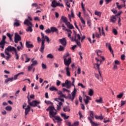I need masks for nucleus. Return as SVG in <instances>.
<instances>
[{"label": "nucleus", "mask_w": 126, "mask_h": 126, "mask_svg": "<svg viewBox=\"0 0 126 126\" xmlns=\"http://www.w3.org/2000/svg\"><path fill=\"white\" fill-rule=\"evenodd\" d=\"M72 81V82L68 81V80H66L65 81V83L62 84V87H66L67 89H69L71 87V86L74 87V90L73 92L71 93V94H69L68 95V98L70 100L72 101V102H73V100H74V98H75V95H76V92H77V90H76V89L75 88V85H74V82H75V79L74 78H71Z\"/></svg>", "instance_id": "1"}, {"label": "nucleus", "mask_w": 126, "mask_h": 126, "mask_svg": "<svg viewBox=\"0 0 126 126\" xmlns=\"http://www.w3.org/2000/svg\"><path fill=\"white\" fill-rule=\"evenodd\" d=\"M46 111H49V117L50 119H52L54 123H56V120L57 121L58 124H60L63 122V120L60 116H57L58 115V111L54 106H50Z\"/></svg>", "instance_id": "2"}, {"label": "nucleus", "mask_w": 126, "mask_h": 126, "mask_svg": "<svg viewBox=\"0 0 126 126\" xmlns=\"http://www.w3.org/2000/svg\"><path fill=\"white\" fill-rule=\"evenodd\" d=\"M88 120L89 121L92 126H98L99 124L93 122L92 120H94V112L93 111L90 112V117H88Z\"/></svg>", "instance_id": "3"}, {"label": "nucleus", "mask_w": 126, "mask_h": 126, "mask_svg": "<svg viewBox=\"0 0 126 126\" xmlns=\"http://www.w3.org/2000/svg\"><path fill=\"white\" fill-rule=\"evenodd\" d=\"M28 103L29 105L32 107H38L39 109L41 108V106L40 105H38V104H40V101H38L37 100H33L32 102H30V98H29V97L28 96Z\"/></svg>", "instance_id": "4"}, {"label": "nucleus", "mask_w": 126, "mask_h": 126, "mask_svg": "<svg viewBox=\"0 0 126 126\" xmlns=\"http://www.w3.org/2000/svg\"><path fill=\"white\" fill-rule=\"evenodd\" d=\"M10 49H12V46H8L5 49L4 53H5V55H6L7 56V57H6V60H7V61H8V60H9V59H10V57H11V56L9 54V52H12V50H11Z\"/></svg>", "instance_id": "5"}, {"label": "nucleus", "mask_w": 126, "mask_h": 126, "mask_svg": "<svg viewBox=\"0 0 126 126\" xmlns=\"http://www.w3.org/2000/svg\"><path fill=\"white\" fill-rule=\"evenodd\" d=\"M23 72H21L20 73H19L18 74L15 75L12 78H8V79H6L5 81H4V83L6 84L8 82H9V81H13V79H14V80H16V79H17V77H18V76H19V75H20V74H23Z\"/></svg>", "instance_id": "6"}, {"label": "nucleus", "mask_w": 126, "mask_h": 126, "mask_svg": "<svg viewBox=\"0 0 126 126\" xmlns=\"http://www.w3.org/2000/svg\"><path fill=\"white\" fill-rule=\"evenodd\" d=\"M41 36L42 38L44 39L42 40V42H41V46L40 48V52L43 54L44 53V50H45V34L43 32L41 33Z\"/></svg>", "instance_id": "7"}, {"label": "nucleus", "mask_w": 126, "mask_h": 126, "mask_svg": "<svg viewBox=\"0 0 126 126\" xmlns=\"http://www.w3.org/2000/svg\"><path fill=\"white\" fill-rule=\"evenodd\" d=\"M6 39V36L5 35L2 36V39L0 42V48H1V51H3V49H4V46H5V39Z\"/></svg>", "instance_id": "8"}, {"label": "nucleus", "mask_w": 126, "mask_h": 126, "mask_svg": "<svg viewBox=\"0 0 126 126\" xmlns=\"http://www.w3.org/2000/svg\"><path fill=\"white\" fill-rule=\"evenodd\" d=\"M96 61H97V63L95 64V65H96V67L97 68L98 73L99 74L100 77H102V75L101 74V71H100V64L102 63V61L101 60L97 59V58H95Z\"/></svg>", "instance_id": "9"}, {"label": "nucleus", "mask_w": 126, "mask_h": 126, "mask_svg": "<svg viewBox=\"0 0 126 126\" xmlns=\"http://www.w3.org/2000/svg\"><path fill=\"white\" fill-rule=\"evenodd\" d=\"M51 6L52 7H57V6H61L63 7V4L57 2L56 0H53V1L52 2Z\"/></svg>", "instance_id": "10"}, {"label": "nucleus", "mask_w": 126, "mask_h": 126, "mask_svg": "<svg viewBox=\"0 0 126 126\" xmlns=\"http://www.w3.org/2000/svg\"><path fill=\"white\" fill-rule=\"evenodd\" d=\"M19 41H21V36H20L18 33H15L14 36V42L16 43V44H17Z\"/></svg>", "instance_id": "11"}, {"label": "nucleus", "mask_w": 126, "mask_h": 126, "mask_svg": "<svg viewBox=\"0 0 126 126\" xmlns=\"http://www.w3.org/2000/svg\"><path fill=\"white\" fill-rule=\"evenodd\" d=\"M74 36H72L71 37V41H74V39H76L77 41L81 39V37L80 36V35L79 34H76V32H75L74 31Z\"/></svg>", "instance_id": "12"}, {"label": "nucleus", "mask_w": 126, "mask_h": 126, "mask_svg": "<svg viewBox=\"0 0 126 126\" xmlns=\"http://www.w3.org/2000/svg\"><path fill=\"white\" fill-rule=\"evenodd\" d=\"M10 50H11L12 52H14L15 55L16 56V60H19V56L18 55V53L17 52V50H16V48L12 46V48H10Z\"/></svg>", "instance_id": "13"}, {"label": "nucleus", "mask_w": 126, "mask_h": 126, "mask_svg": "<svg viewBox=\"0 0 126 126\" xmlns=\"http://www.w3.org/2000/svg\"><path fill=\"white\" fill-rule=\"evenodd\" d=\"M24 58L26 59L25 63H28L30 62V58H28V55L26 54H24L22 56L21 60L23 61V62H24Z\"/></svg>", "instance_id": "14"}, {"label": "nucleus", "mask_w": 126, "mask_h": 126, "mask_svg": "<svg viewBox=\"0 0 126 126\" xmlns=\"http://www.w3.org/2000/svg\"><path fill=\"white\" fill-rule=\"evenodd\" d=\"M64 63L66 66L69 67V64L71 63V58H68V60H66V59H64Z\"/></svg>", "instance_id": "15"}, {"label": "nucleus", "mask_w": 126, "mask_h": 126, "mask_svg": "<svg viewBox=\"0 0 126 126\" xmlns=\"http://www.w3.org/2000/svg\"><path fill=\"white\" fill-rule=\"evenodd\" d=\"M20 23V20L17 19H15L14 20L13 26H14V27H19V26L21 25Z\"/></svg>", "instance_id": "16"}, {"label": "nucleus", "mask_w": 126, "mask_h": 126, "mask_svg": "<svg viewBox=\"0 0 126 126\" xmlns=\"http://www.w3.org/2000/svg\"><path fill=\"white\" fill-rule=\"evenodd\" d=\"M62 22H63V23H65V24H67L68 22L67 18L64 16H62L60 19V23H62Z\"/></svg>", "instance_id": "17"}, {"label": "nucleus", "mask_w": 126, "mask_h": 126, "mask_svg": "<svg viewBox=\"0 0 126 126\" xmlns=\"http://www.w3.org/2000/svg\"><path fill=\"white\" fill-rule=\"evenodd\" d=\"M59 42L64 47L66 46V40H65V38H63L62 39H59Z\"/></svg>", "instance_id": "18"}, {"label": "nucleus", "mask_w": 126, "mask_h": 126, "mask_svg": "<svg viewBox=\"0 0 126 126\" xmlns=\"http://www.w3.org/2000/svg\"><path fill=\"white\" fill-rule=\"evenodd\" d=\"M31 110V107L30 106L28 105L26 108H25V116L26 117L28 115V113L30 112Z\"/></svg>", "instance_id": "19"}, {"label": "nucleus", "mask_w": 126, "mask_h": 126, "mask_svg": "<svg viewBox=\"0 0 126 126\" xmlns=\"http://www.w3.org/2000/svg\"><path fill=\"white\" fill-rule=\"evenodd\" d=\"M31 43V42L30 41H26V46L27 47V48H30L31 49H32V48L34 47V45H33V44H30V43Z\"/></svg>", "instance_id": "20"}, {"label": "nucleus", "mask_w": 126, "mask_h": 126, "mask_svg": "<svg viewBox=\"0 0 126 126\" xmlns=\"http://www.w3.org/2000/svg\"><path fill=\"white\" fill-rule=\"evenodd\" d=\"M24 24L25 25H27V26H33V24L32 23H31L30 21H29V20L28 19H26L25 21L24 22Z\"/></svg>", "instance_id": "21"}, {"label": "nucleus", "mask_w": 126, "mask_h": 126, "mask_svg": "<svg viewBox=\"0 0 126 126\" xmlns=\"http://www.w3.org/2000/svg\"><path fill=\"white\" fill-rule=\"evenodd\" d=\"M106 48H108V49L109 50L110 53L114 54V51H113V49H112V47H111V44L110 43H106Z\"/></svg>", "instance_id": "22"}, {"label": "nucleus", "mask_w": 126, "mask_h": 126, "mask_svg": "<svg viewBox=\"0 0 126 126\" xmlns=\"http://www.w3.org/2000/svg\"><path fill=\"white\" fill-rule=\"evenodd\" d=\"M65 69L66 70V74L67 76H70V68H69V67L67 66L65 67Z\"/></svg>", "instance_id": "23"}, {"label": "nucleus", "mask_w": 126, "mask_h": 126, "mask_svg": "<svg viewBox=\"0 0 126 126\" xmlns=\"http://www.w3.org/2000/svg\"><path fill=\"white\" fill-rule=\"evenodd\" d=\"M65 25L68 28V29H74V27H73V25L72 24H70V22H68Z\"/></svg>", "instance_id": "24"}, {"label": "nucleus", "mask_w": 126, "mask_h": 126, "mask_svg": "<svg viewBox=\"0 0 126 126\" xmlns=\"http://www.w3.org/2000/svg\"><path fill=\"white\" fill-rule=\"evenodd\" d=\"M59 103L57 104V111H60L62 109L61 106H63V102L62 101H58Z\"/></svg>", "instance_id": "25"}, {"label": "nucleus", "mask_w": 126, "mask_h": 126, "mask_svg": "<svg viewBox=\"0 0 126 126\" xmlns=\"http://www.w3.org/2000/svg\"><path fill=\"white\" fill-rule=\"evenodd\" d=\"M116 16H117V15H115V16L112 15L110 17V20L111 22H113V23L116 22V21L117 20V18H116Z\"/></svg>", "instance_id": "26"}, {"label": "nucleus", "mask_w": 126, "mask_h": 126, "mask_svg": "<svg viewBox=\"0 0 126 126\" xmlns=\"http://www.w3.org/2000/svg\"><path fill=\"white\" fill-rule=\"evenodd\" d=\"M81 4L82 9L83 10V12L84 14L86 15V10H85V7H84L85 5L83 4V1L81 2Z\"/></svg>", "instance_id": "27"}, {"label": "nucleus", "mask_w": 126, "mask_h": 126, "mask_svg": "<svg viewBox=\"0 0 126 126\" xmlns=\"http://www.w3.org/2000/svg\"><path fill=\"white\" fill-rule=\"evenodd\" d=\"M32 63L31 64L32 66H35V65L38 63L37 61H34V59L32 60Z\"/></svg>", "instance_id": "28"}, {"label": "nucleus", "mask_w": 126, "mask_h": 126, "mask_svg": "<svg viewBox=\"0 0 126 126\" xmlns=\"http://www.w3.org/2000/svg\"><path fill=\"white\" fill-rule=\"evenodd\" d=\"M63 111L64 112H70V109H69L68 106H66L63 108Z\"/></svg>", "instance_id": "29"}, {"label": "nucleus", "mask_w": 126, "mask_h": 126, "mask_svg": "<svg viewBox=\"0 0 126 126\" xmlns=\"http://www.w3.org/2000/svg\"><path fill=\"white\" fill-rule=\"evenodd\" d=\"M55 101H57V102H64V99L63 98H56L54 99Z\"/></svg>", "instance_id": "30"}, {"label": "nucleus", "mask_w": 126, "mask_h": 126, "mask_svg": "<svg viewBox=\"0 0 126 126\" xmlns=\"http://www.w3.org/2000/svg\"><path fill=\"white\" fill-rule=\"evenodd\" d=\"M95 102H96V103H99V104H102V103H103V99L102 97H100L99 99H96Z\"/></svg>", "instance_id": "31"}, {"label": "nucleus", "mask_w": 126, "mask_h": 126, "mask_svg": "<svg viewBox=\"0 0 126 126\" xmlns=\"http://www.w3.org/2000/svg\"><path fill=\"white\" fill-rule=\"evenodd\" d=\"M94 94V91L93 90L90 89L89 91V96H93V94Z\"/></svg>", "instance_id": "32"}, {"label": "nucleus", "mask_w": 126, "mask_h": 126, "mask_svg": "<svg viewBox=\"0 0 126 126\" xmlns=\"http://www.w3.org/2000/svg\"><path fill=\"white\" fill-rule=\"evenodd\" d=\"M74 42H75L79 47H81V44L80 43V41H78L76 39L74 38Z\"/></svg>", "instance_id": "33"}, {"label": "nucleus", "mask_w": 126, "mask_h": 126, "mask_svg": "<svg viewBox=\"0 0 126 126\" xmlns=\"http://www.w3.org/2000/svg\"><path fill=\"white\" fill-rule=\"evenodd\" d=\"M49 90L50 91H58V89H57L56 87L52 86L51 88H50Z\"/></svg>", "instance_id": "34"}, {"label": "nucleus", "mask_w": 126, "mask_h": 126, "mask_svg": "<svg viewBox=\"0 0 126 126\" xmlns=\"http://www.w3.org/2000/svg\"><path fill=\"white\" fill-rule=\"evenodd\" d=\"M5 109L6 111H8L9 112H10V111L12 110V107L10 106H7L5 107Z\"/></svg>", "instance_id": "35"}, {"label": "nucleus", "mask_w": 126, "mask_h": 126, "mask_svg": "<svg viewBox=\"0 0 126 126\" xmlns=\"http://www.w3.org/2000/svg\"><path fill=\"white\" fill-rule=\"evenodd\" d=\"M27 32H32L33 31V29H32V27L31 26H29L26 29Z\"/></svg>", "instance_id": "36"}, {"label": "nucleus", "mask_w": 126, "mask_h": 126, "mask_svg": "<svg viewBox=\"0 0 126 126\" xmlns=\"http://www.w3.org/2000/svg\"><path fill=\"white\" fill-rule=\"evenodd\" d=\"M58 51H59V52H63V51H64V47H63L62 45H60Z\"/></svg>", "instance_id": "37"}, {"label": "nucleus", "mask_w": 126, "mask_h": 126, "mask_svg": "<svg viewBox=\"0 0 126 126\" xmlns=\"http://www.w3.org/2000/svg\"><path fill=\"white\" fill-rule=\"evenodd\" d=\"M6 35L7 36V37H8V38H9V39H10V40H12V36H13V35L10 34V33L7 32V33H6Z\"/></svg>", "instance_id": "38"}, {"label": "nucleus", "mask_w": 126, "mask_h": 126, "mask_svg": "<svg viewBox=\"0 0 126 126\" xmlns=\"http://www.w3.org/2000/svg\"><path fill=\"white\" fill-rule=\"evenodd\" d=\"M94 14L95 15H97V16H99L100 17H101V15L102 14V13H101V12H98L97 11H95L94 12Z\"/></svg>", "instance_id": "39"}, {"label": "nucleus", "mask_w": 126, "mask_h": 126, "mask_svg": "<svg viewBox=\"0 0 126 126\" xmlns=\"http://www.w3.org/2000/svg\"><path fill=\"white\" fill-rule=\"evenodd\" d=\"M51 30L52 32H57L58 31L57 29L54 27L51 28Z\"/></svg>", "instance_id": "40"}, {"label": "nucleus", "mask_w": 126, "mask_h": 126, "mask_svg": "<svg viewBox=\"0 0 126 126\" xmlns=\"http://www.w3.org/2000/svg\"><path fill=\"white\" fill-rule=\"evenodd\" d=\"M47 59H54V56L52 54H49L47 56Z\"/></svg>", "instance_id": "41"}, {"label": "nucleus", "mask_w": 126, "mask_h": 126, "mask_svg": "<svg viewBox=\"0 0 126 126\" xmlns=\"http://www.w3.org/2000/svg\"><path fill=\"white\" fill-rule=\"evenodd\" d=\"M123 96H124V93H121L118 94V95H117V97L119 98V99H122Z\"/></svg>", "instance_id": "42"}, {"label": "nucleus", "mask_w": 126, "mask_h": 126, "mask_svg": "<svg viewBox=\"0 0 126 126\" xmlns=\"http://www.w3.org/2000/svg\"><path fill=\"white\" fill-rule=\"evenodd\" d=\"M41 66L43 69H47V65H46L45 64H44V63H42L41 64Z\"/></svg>", "instance_id": "43"}, {"label": "nucleus", "mask_w": 126, "mask_h": 126, "mask_svg": "<svg viewBox=\"0 0 126 126\" xmlns=\"http://www.w3.org/2000/svg\"><path fill=\"white\" fill-rule=\"evenodd\" d=\"M79 125V122H75L73 125H71V126H78Z\"/></svg>", "instance_id": "44"}, {"label": "nucleus", "mask_w": 126, "mask_h": 126, "mask_svg": "<svg viewBox=\"0 0 126 126\" xmlns=\"http://www.w3.org/2000/svg\"><path fill=\"white\" fill-rule=\"evenodd\" d=\"M113 33H114V35H118V31L115 29L113 30Z\"/></svg>", "instance_id": "45"}, {"label": "nucleus", "mask_w": 126, "mask_h": 126, "mask_svg": "<svg viewBox=\"0 0 126 126\" xmlns=\"http://www.w3.org/2000/svg\"><path fill=\"white\" fill-rule=\"evenodd\" d=\"M121 107H123L124 105H126V101L122 100L121 102Z\"/></svg>", "instance_id": "46"}, {"label": "nucleus", "mask_w": 126, "mask_h": 126, "mask_svg": "<svg viewBox=\"0 0 126 126\" xmlns=\"http://www.w3.org/2000/svg\"><path fill=\"white\" fill-rule=\"evenodd\" d=\"M45 32L46 34H49L52 32L51 30H50V29H48L45 31Z\"/></svg>", "instance_id": "47"}, {"label": "nucleus", "mask_w": 126, "mask_h": 126, "mask_svg": "<svg viewBox=\"0 0 126 126\" xmlns=\"http://www.w3.org/2000/svg\"><path fill=\"white\" fill-rule=\"evenodd\" d=\"M121 60L122 61H125L126 60V55H121Z\"/></svg>", "instance_id": "48"}, {"label": "nucleus", "mask_w": 126, "mask_h": 126, "mask_svg": "<svg viewBox=\"0 0 126 126\" xmlns=\"http://www.w3.org/2000/svg\"><path fill=\"white\" fill-rule=\"evenodd\" d=\"M84 101L86 105H88V103H89V100L88 99H84Z\"/></svg>", "instance_id": "49"}, {"label": "nucleus", "mask_w": 126, "mask_h": 126, "mask_svg": "<svg viewBox=\"0 0 126 126\" xmlns=\"http://www.w3.org/2000/svg\"><path fill=\"white\" fill-rule=\"evenodd\" d=\"M69 56V54L67 53L63 57V59H64V60H65V59H66V58H67V57H68Z\"/></svg>", "instance_id": "50"}, {"label": "nucleus", "mask_w": 126, "mask_h": 126, "mask_svg": "<svg viewBox=\"0 0 126 126\" xmlns=\"http://www.w3.org/2000/svg\"><path fill=\"white\" fill-rule=\"evenodd\" d=\"M105 1V4H108L109 3H110V2H111V1H112V0H104Z\"/></svg>", "instance_id": "51"}, {"label": "nucleus", "mask_w": 126, "mask_h": 126, "mask_svg": "<svg viewBox=\"0 0 126 126\" xmlns=\"http://www.w3.org/2000/svg\"><path fill=\"white\" fill-rule=\"evenodd\" d=\"M37 5H38V4L36 3H33L32 4V7H36Z\"/></svg>", "instance_id": "52"}, {"label": "nucleus", "mask_w": 126, "mask_h": 126, "mask_svg": "<svg viewBox=\"0 0 126 126\" xmlns=\"http://www.w3.org/2000/svg\"><path fill=\"white\" fill-rule=\"evenodd\" d=\"M33 66H32V65L31 64V66H29L28 67V70H29V71H31V70H32V68H33Z\"/></svg>", "instance_id": "53"}, {"label": "nucleus", "mask_w": 126, "mask_h": 126, "mask_svg": "<svg viewBox=\"0 0 126 126\" xmlns=\"http://www.w3.org/2000/svg\"><path fill=\"white\" fill-rule=\"evenodd\" d=\"M78 86H81V87H82V88H85V86H84L83 85V84H81L80 83L78 84Z\"/></svg>", "instance_id": "54"}, {"label": "nucleus", "mask_w": 126, "mask_h": 126, "mask_svg": "<svg viewBox=\"0 0 126 126\" xmlns=\"http://www.w3.org/2000/svg\"><path fill=\"white\" fill-rule=\"evenodd\" d=\"M78 114L80 116V120L81 119V118H83V116L82 115V113H81V111H79Z\"/></svg>", "instance_id": "55"}, {"label": "nucleus", "mask_w": 126, "mask_h": 126, "mask_svg": "<svg viewBox=\"0 0 126 126\" xmlns=\"http://www.w3.org/2000/svg\"><path fill=\"white\" fill-rule=\"evenodd\" d=\"M65 2L66 5V6H67V7H70V4L69 3V2H68V0Z\"/></svg>", "instance_id": "56"}, {"label": "nucleus", "mask_w": 126, "mask_h": 126, "mask_svg": "<svg viewBox=\"0 0 126 126\" xmlns=\"http://www.w3.org/2000/svg\"><path fill=\"white\" fill-rule=\"evenodd\" d=\"M45 39H46V40H47V42H48V43H50V38H49L48 36L46 35L45 36Z\"/></svg>", "instance_id": "57"}, {"label": "nucleus", "mask_w": 126, "mask_h": 126, "mask_svg": "<svg viewBox=\"0 0 126 126\" xmlns=\"http://www.w3.org/2000/svg\"><path fill=\"white\" fill-rule=\"evenodd\" d=\"M77 73L78 74H80V73H81V69H80V67L78 68Z\"/></svg>", "instance_id": "58"}, {"label": "nucleus", "mask_w": 126, "mask_h": 126, "mask_svg": "<svg viewBox=\"0 0 126 126\" xmlns=\"http://www.w3.org/2000/svg\"><path fill=\"white\" fill-rule=\"evenodd\" d=\"M63 92H68L69 93V92H70V91H69V90H67V89H65V88H63Z\"/></svg>", "instance_id": "59"}, {"label": "nucleus", "mask_w": 126, "mask_h": 126, "mask_svg": "<svg viewBox=\"0 0 126 126\" xmlns=\"http://www.w3.org/2000/svg\"><path fill=\"white\" fill-rule=\"evenodd\" d=\"M87 24L90 27L91 26V20H88L87 21Z\"/></svg>", "instance_id": "60"}, {"label": "nucleus", "mask_w": 126, "mask_h": 126, "mask_svg": "<svg viewBox=\"0 0 126 126\" xmlns=\"http://www.w3.org/2000/svg\"><path fill=\"white\" fill-rule=\"evenodd\" d=\"M115 64H120L121 63L120 62V61H119V60H116L115 61Z\"/></svg>", "instance_id": "61"}, {"label": "nucleus", "mask_w": 126, "mask_h": 126, "mask_svg": "<svg viewBox=\"0 0 126 126\" xmlns=\"http://www.w3.org/2000/svg\"><path fill=\"white\" fill-rule=\"evenodd\" d=\"M60 85H61V81H60L59 80H57V86H60Z\"/></svg>", "instance_id": "62"}, {"label": "nucleus", "mask_w": 126, "mask_h": 126, "mask_svg": "<svg viewBox=\"0 0 126 126\" xmlns=\"http://www.w3.org/2000/svg\"><path fill=\"white\" fill-rule=\"evenodd\" d=\"M39 29L41 30H44V26L43 25H41L40 26H39Z\"/></svg>", "instance_id": "63"}, {"label": "nucleus", "mask_w": 126, "mask_h": 126, "mask_svg": "<svg viewBox=\"0 0 126 126\" xmlns=\"http://www.w3.org/2000/svg\"><path fill=\"white\" fill-rule=\"evenodd\" d=\"M66 125L68 126H71V123L69 122H66Z\"/></svg>", "instance_id": "64"}]
</instances>
